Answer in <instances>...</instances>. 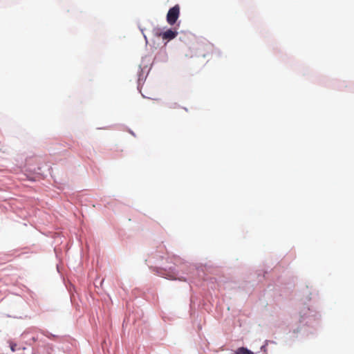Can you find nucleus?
<instances>
[{"mask_svg": "<svg viewBox=\"0 0 354 354\" xmlns=\"http://www.w3.org/2000/svg\"><path fill=\"white\" fill-rule=\"evenodd\" d=\"M180 15V6L176 5L170 8L167 15V21L169 25H174Z\"/></svg>", "mask_w": 354, "mask_h": 354, "instance_id": "f257e3e1", "label": "nucleus"}, {"mask_svg": "<svg viewBox=\"0 0 354 354\" xmlns=\"http://www.w3.org/2000/svg\"><path fill=\"white\" fill-rule=\"evenodd\" d=\"M178 35L176 31L172 30L171 29H168L167 30L160 33L159 36L162 37L164 40H171L174 39Z\"/></svg>", "mask_w": 354, "mask_h": 354, "instance_id": "f03ea898", "label": "nucleus"}, {"mask_svg": "<svg viewBox=\"0 0 354 354\" xmlns=\"http://www.w3.org/2000/svg\"><path fill=\"white\" fill-rule=\"evenodd\" d=\"M234 354H254L251 351L245 347L239 348Z\"/></svg>", "mask_w": 354, "mask_h": 354, "instance_id": "7ed1b4c3", "label": "nucleus"}, {"mask_svg": "<svg viewBox=\"0 0 354 354\" xmlns=\"http://www.w3.org/2000/svg\"><path fill=\"white\" fill-rule=\"evenodd\" d=\"M17 344L13 343V342L10 343V347L12 352H15L17 350Z\"/></svg>", "mask_w": 354, "mask_h": 354, "instance_id": "20e7f679", "label": "nucleus"}]
</instances>
